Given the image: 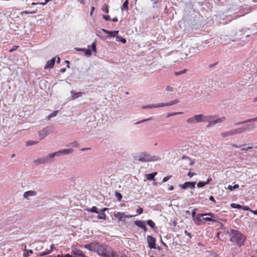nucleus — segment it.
<instances>
[{"label":"nucleus","instance_id":"f257e3e1","mask_svg":"<svg viewBox=\"0 0 257 257\" xmlns=\"http://www.w3.org/2000/svg\"><path fill=\"white\" fill-rule=\"evenodd\" d=\"M97 254L102 257H119L113 248L106 244H101Z\"/></svg>","mask_w":257,"mask_h":257},{"label":"nucleus","instance_id":"f03ea898","mask_svg":"<svg viewBox=\"0 0 257 257\" xmlns=\"http://www.w3.org/2000/svg\"><path fill=\"white\" fill-rule=\"evenodd\" d=\"M254 127L253 125H247L237 128L231 130L229 131L222 133L221 135L222 137L225 138L230 136H233L238 134H241L247 130H250Z\"/></svg>","mask_w":257,"mask_h":257},{"label":"nucleus","instance_id":"7ed1b4c3","mask_svg":"<svg viewBox=\"0 0 257 257\" xmlns=\"http://www.w3.org/2000/svg\"><path fill=\"white\" fill-rule=\"evenodd\" d=\"M134 158L135 160L143 162H155L159 159L158 157L152 156L146 152H142L136 154Z\"/></svg>","mask_w":257,"mask_h":257},{"label":"nucleus","instance_id":"20e7f679","mask_svg":"<svg viewBox=\"0 0 257 257\" xmlns=\"http://www.w3.org/2000/svg\"><path fill=\"white\" fill-rule=\"evenodd\" d=\"M230 240L236 242L239 246H241L244 243V237L243 235L238 231L231 229L230 231Z\"/></svg>","mask_w":257,"mask_h":257},{"label":"nucleus","instance_id":"39448f33","mask_svg":"<svg viewBox=\"0 0 257 257\" xmlns=\"http://www.w3.org/2000/svg\"><path fill=\"white\" fill-rule=\"evenodd\" d=\"M178 102H179V101L177 99H175L173 101H170V102L165 103H159L158 104L148 105L143 107V108H156V107H159L170 106L172 105L175 104Z\"/></svg>","mask_w":257,"mask_h":257},{"label":"nucleus","instance_id":"423d86ee","mask_svg":"<svg viewBox=\"0 0 257 257\" xmlns=\"http://www.w3.org/2000/svg\"><path fill=\"white\" fill-rule=\"evenodd\" d=\"M137 215H125L124 212H115L114 213V216L115 219H117L119 221H124L126 218H132Z\"/></svg>","mask_w":257,"mask_h":257},{"label":"nucleus","instance_id":"0eeeda50","mask_svg":"<svg viewBox=\"0 0 257 257\" xmlns=\"http://www.w3.org/2000/svg\"><path fill=\"white\" fill-rule=\"evenodd\" d=\"M100 245L101 244L99 242H94L85 244L84 246L85 248L88 249L90 251L96 252L97 253V251L98 250Z\"/></svg>","mask_w":257,"mask_h":257},{"label":"nucleus","instance_id":"6e6552de","mask_svg":"<svg viewBox=\"0 0 257 257\" xmlns=\"http://www.w3.org/2000/svg\"><path fill=\"white\" fill-rule=\"evenodd\" d=\"M214 117L213 116L211 115H203L202 114H198L195 115V118L196 119V122H206L209 121L210 120L212 119Z\"/></svg>","mask_w":257,"mask_h":257},{"label":"nucleus","instance_id":"1a4fd4ad","mask_svg":"<svg viewBox=\"0 0 257 257\" xmlns=\"http://www.w3.org/2000/svg\"><path fill=\"white\" fill-rule=\"evenodd\" d=\"M50 128V127L48 126L38 132V134L40 137V140L44 139L49 134Z\"/></svg>","mask_w":257,"mask_h":257},{"label":"nucleus","instance_id":"9d476101","mask_svg":"<svg viewBox=\"0 0 257 257\" xmlns=\"http://www.w3.org/2000/svg\"><path fill=\"white\" fill-rule=\"evenodd\" d=\"M147 242L148 243L149 247L151 249H155L156 248V238L154 237L151 235H148Z\"/></svg>","mask_w":257,"mask_h":257},{"label":"nucleus","instance_id":"9b49d317","mask_svg":"<svg viewBox=\"0 0 257 257\" xmlns=\"http://www.w3.org/2000/svg\"><path fill=\"white\" fill-rule=\"evenodd\" d=\"M50 158L49 156L48 157H44L43 158H39L34 161V163L36 165L45 164L46 163L50 162Z\"/></svg>","mask_w":257,"mask_h":257},{"label":"nucleus","instance_id":"f8f14e48","mask_svg":"<svg viewBox=\"0 0 257 257\" xmlns=\"http://www.w3.org/2000/svg\"><path fill=\"white\" fill-rule=\"evenodd\" d=\"M195 182H186L183 184L180 185V187L183 189H186L187 188L193 189L195 188Z\"/></svg>","mask_w":257,"mask_h":257},{"label":"nucleus","instance_id":"ddd939ff","mask_svg":"<svg viewBox=\"0 0 257 257\" xmlns=\"http://www.w3.org/2000/svg\"><path fill=\"white\" fill-rule=\"evenodd\" d=\"M71 252L73 254L76 255L78 257H87L82 250L76 248L72 249Z\"/></svg>","mask_w":257,"mask_h":257},{"label":"nucleus","instance_id":"4468645a","mask_svg":"<svg viewBox=\"0 0 257 257\" xmlns=\"http://www.w3.org/2000/svg\"><path fill=\"white\" fill-rule=\"evenodd\" d=\"M225 117H222L221 118H217L214 120H210L209 121H208V122H209L208 123V124L207 125V127H210L212 125H213L216 123H220L224 120H225Z\"/></svg>","mask_w":257,"mask_h":257},{"label":"nucleus","instance_id":"2eb2a0df","mask_svg":"<svg viewBox=\"0 0 257 257\" xmlns=\"http://www.w3.org/2000/svg\"><path fill=\"white\" fill-rule=\"evenodd\" d=\"M134 223L137 226L142 228L144 231H146L147 230L148 228L146 226L145 221L142 220H136Z\"/></svg>","mask_w":257,"mask_h":257},{"label":"nucleus","instance_id":"dca6fc26","mask_svg":"<svg viewBox=\"0 0 257 257\" xmlns=\"http://www.w3.org/2000/svg\"><path fill=\"white\" fill-rule=\"evenodd\" d=\"M84 94L83 92H75L74 91L72 90L71 91V99L72 100H74L76 98H77L78 97H81Z\"/></svg>","mask_w":257,"mask_h":257},{"label":"nucleus","instance_id":"f3484780","mask_svg":"<svg viewBox=\"0 0 257 257\" xmlns=\"http://www.w3.org/2000/svg\"><path fill=\"white\" fill-rule=\"evenodd\" d=\"M55 62V57L48 60L47 62V63L44 67V69L52 68L53 67V66L54 65Z\"/></svg>","mask_w":257,"mask_h":257},{"label":"nucleus","instance_id":"a211bd4d","mask_svg":"<svg viewBox=\"0 0 257 257\" xmlns=\"http://www.w3.org/2000/svg\"><path fill=\"white\" fill-rule=\"evenodd\" d=\"M37 194V193L35 191H26L24 193L23 196L25 198H28L29 196H36Z\"/></svg>","mask_w":257,"mask_h":257},{"label":"nucleus","instance_id":"6ab92c4d","mask_svg":"<svg viewBox=\"0 0 257 257\" xmlns=\"http://www.w3.org/2000/svg\"><path fill=\"white\" fill-rule=\"evenodd\" d=\"M102 31L107 34H108L110 37H114L118 33V31H109L105 29H102Z\"/></svg>","mask_w":257,"mask_h":257},{"label":"nucleus","instance_id":"aec40b11","mask_svg":"<svg viewBox=\"0 0 257 257\" xmlns=\"http://www.w3.org/2000/svg\"><path fill=\"white\" fill-rule=\"evenodd\" d=\"M257 121V117L252 118L248 119L246 120L240 121V122H239L237 123H234V124L235 125H238L242 124H243L245 123H247V122H253V121Z\"/></svg>","mask_w":257,"mask_h":257},{"label":"nucleus","instance_id":"412c9836","mask_svg":"<svg viewBox=\"0 0 257 257\" xmlns=\"http://www.w3.org/2000/svg\"><path fill=\"white\" fill-rule=\"evenodd\" d=\"M157 172H155L153 173L146 174V178L148 180H152L154 179V177L157 175Z\"/></svg>","mask_w":257,"mask_h":257},{"label":"nucleus","instance_id":"4be33fe9","mask_svg":"<svg viewBox=\"0 0 257 257\" xmlns=\"http://www.w3.org/2000/svg\"><path fill=\"white\" fill-rule=\"evenodd\" d=\"M128 0H125V1L123 3L121 7V10L122 11L124 10L127 11L128 10Z\"/></svg>","mask_w":257,"mask_h":257},{"label":"nucleus","instance_id":"5701e85b","mask_svg":"<svg viewBox=\"0 0 257 257\" xmlns=\"http://www.w3.org/2000/svg\"><path fill=\"white\" fill-rule=\"evenodd\" d=\"M62 155V154L61 153V151L60 150L59 151L54 152L53 153L50 154L49 155V157L50 159H52V158H54L55 156H59V155Z\"/></svg>","mask_w":257,"mask_h":257},{"label":"nucleus","instance_id":"b1692460","mask_svg":"<svg viewBox=\"0 0 257 257\" xmlns=\"http://www.w3.org/2000/svg\"><path fill=\"white\" fill-rule=\"evenodd\" d=\"M202 220H203V222L204 223H205V221H212V222H213L215 223H216L218 222L216 219H215L214 218H210V217H205V218H202Z\"/></svg>","mask_w":257,"mask_h":257},{"label":"nucleus","instance_id":"393cba45","mask_svg":"<svg viewBox=\"0 0 257 257\" xmlns=\"http://www.w3.org/2000/svg\"><path fill=\"white\" fill-rule=\"evenodd\" d=\"M60 151L62 155L69 154L73 151L72 149H64Z\"/></svg>","mask_w":257,"mask_h":257},{"label":"nucleus","instance_id":"a878e982","mask_svg":"<svg viewBox=\"0 0 257 257\" xmlns=\"http://www.w3.org/2000/svg\"><path fill=\"white\" fill-rule=\"evenodd\" d=\"M58 110H55L53 111L52 113H50L49 115L47 116V118L48 120L50 119L51 118L54 117L57 115L58 113Z\"/></svg>","mask_w":257,"mask_h":257},{"label":"nucleus","instance_id":"bb28decb","mask_svg":"<svg viewBox=\"0 0 257 257\" xmlns=\"http://www.w3.org/2000/svg\"><path fill=\"white\" fill-rule=\"evenodd\" d=\"M101 10L105 13H108L109 9L108 6L105 4H104L102 7Z\"/></svg>","mask_w":257,"mask_h":257},{"label":"nucleus","instance_id":"cd10ccee","mask_svg":"<svg viewBox=\"0 0 257 257\" xmlns=\"http://www.w3.org/2000/svg\"><path fill=\"white\" fill-rule=\"evenodd\" d=\"M147 223L152 228L154 229L156 227L155 223L152 220H148Z\"/></svg>","mask_w":257,"mask_h":257},{"label":"nucleus","instance_id":"c85d7f7f","mask_svg":"<svg viewBox=\"0 0 257 257\" xmlns=\"http://www.w3.org/2000/svg\"><path fill=\"white\" fill-rule=\"evenodd\" d=\"M82 51H83L84 53H85V55L90 56L91 55V51L89 49H85L83 48L82 49Z\"/></svg>","mask_w":257,"mask_h":257},{"label":"nucleus","instance_id":"c756f323","mask_svg":"<svg viewBox=\"0 0 257 257\" xmlns=\"http://www.w3.org/2000/svg\"><path fill=\"white\" fill-rule=\"evenodd\" d=\"M87 210L89 212H94L96 213H98V211H97V208L96 206H93L91 208L87 209Z\"/></svg>","mask_w":257,"mask_h":257},{"label":"nucleus","instance_id":"7c9ffc66","mask_svg":"<svg viewBox=\"0 0 257 257\" xmlns=\"http://www.w3.org/2000/svg\"><path fill=\"white\" fill-rule=\"evenodd\" d=\"M33 251L32 249L27 250L25 249L24 253V256L26 257L29 255V253H33Z\"/></svg>","mask_w":257,"mask_h":257},{"label":"nucleus","instance_id":"2f4dec72","mask_svg":"<svg viewBox=\"0 0 257 257\" xmlns=\"http://www.w3.org/2000/svg\"><path fill=\"white\" fill-rule=\"evenodd\" d=\"M187 122H188L189 123H194L196 122V119H195V116H193V117L189 118L187 120Z\"/></svg>","mask_w":257,"mask_h":257},{"label":"nucleus","instance_id":"473e14b6","mask_svg":"<svg viewBox=\"0 0 257 257\" xmlns=\"http://www.w3.org/2000/svg\"><path fill=\"white\" fill-rule=\"evenodd\" d=\"M106 215L104 213H101L97 216V218L99 219L105 220Z\"/></svg>","mask_w":257,"mask_h":257},{"label":"nucleus","instance_id":"72a5a7b5","mask_svg":"<svg viewBox=\"0 0 257 257\" xmlns=\"http://www.w3.org/2000/svg\"><path fill=\"white\" fill-rule=\"evenodd\" d=\"M182 113H183L182 112H177L169 113H168V114L167 115V117H169L172 116H174V115H178V114H182Z\"/></svg>","mask_w":257,"mask_h":257},{"label":"nucleus","instance_id":"f704fd0d","mask_svg":"<svg viewBox=\"0 0 257 257\" xmlns=\"http://www.w3.org/2000/svg\"><path fill=\"white\" fill-rule=\"evenodd\" d=\"M230 206L233 208H237V209H241V207H242V206L235 203H231L230 205Z\"/></svg>","mask_w":257,"mask_h":257},{"label":"nucleus","instance_id":"c9c22d12","mask_svg":"<svg viewBox=\"0 0 257 257\" xmlns=\"http://www.w3.org/2000/svg\"><path fill=\"white\" fill-rule=\"evenodd\" d=\"M91 47L92 51L94 52H96V43L95 42H93L91 45L88 46V47Z\"/></svg>","mask_w":257,"mask_h":257},{"label":"nucleus","instance_id":"e433bc0d","mask_svg":"<svg viewBox=\"0 0 257 257\" xmlns=\"http://www.w3.org/2000/svg\"><path fill=\"white\" fill-rule=\"evenodd\" d=\"M239 187V185L237 184L234 185L233 186H232L231 185H229L228 186V189L230 190V191H232L235 189L238 188Z\"/></svg>","mask_w":257,"mask_h":257},{"label":"nucleus","instance_id":"4c0bfd02","mask_svg":"<svg viewBox=\"0 0 257 257\" xmlns=\"http://www.w3.org/2000/svg\"><path fill=\"white\" fill-rule=\"evenodd\" d=\"M115 195L118 201H120L121 200L122 197L120 193H119V192H116L115 193Z\"/></svg>","mask_w":257,"mask_h":257},{"label":"nucleus","instance_id":"58836bf2","mask_svg":"<svg viewBox=\"0 0 257 257\" xmlns=\"http://www.w3.org/2000/svg\"><path fill=\"white\" fill-rule=\"evenodd\" d=\"M187 72V69H184L183 70L179 71V72H175V74L176 76L180 75L182 74H184Z\"/></svg>","mask_w":257,"mask_h":257},{"label":"nucleus","instance_id":"ea45409f","mask_svg":"<svg viewBox=\"0 0 257 257\" xmlns=\"http://www.w3.org/2000/svg\"><path fill=\"white\" fill-rule=\"evenodd\" d=\"M69 146H72L73 147H77L78 146V143L76 141H74L69 144Z\"/></svg>","mask_w":257,"mask_h":257},{"label":"nucleus","instance_id":"a19ab883","mask_svg":"<svg viewBox=\"0 0 257 257\" xmlns=\"http://www.w3.org/2000/svg\"><path fill=\"white\" fill-rule=\"evenodd\" d=\"M201 216H206L208 215L210 216L212 218H213L214 217V214L212 213H202V215H200Z\"/></svg>","mask_w":257,"mask_h":257},{"label":"nucleus","instance_id":"79ce46f5","mask_svg":"<svg viewBox=\"0 0 257 257\" xmlns=\"http://www.w3.org/2000/svg\"><path fill=\"white\" fill-rule=\"evenodd\" d=\"M38 143V142H35L33 141H30L27 142V146H32L35 144H37Z\"/></svg>","mask_w":257,"mask_h":257},{"label":"nucleus","instance_id":"37998d69","mask_svg":"<svg viewBox=\"0 0 257 257\" xmlns=\"http://www.w3.org/2000/svg\"><path fill=\"white\" fill-rule=\"evenodd\" d=\"M137 212L138 213V215L141 214L143 212V209L142 207L139 206L137 209Z\"/></svg>","mask_w":257,"mask_h":257},{"label":"nucleus","instance_id":"c03bdc74","mask_svg":"<svg viewBox=\"0 0 257 257\" xmlns=\"http://www.w3.org/2000/svg\"><path fill=\"white\" fill-rule=\"evenodd\" d=\"M200 215H202V214H198L197 215V216L196 217V220L198 222H203V220H202V219L201 218V217H203V216H201Z\"/></svg>","mask_w":257,"mask_h":257},{"label":"nucleus","instance_id":"a18cd8bd","mask_svg":"<svg viewBox=\"0 0 257 257\" xmlns=\"http://www.w3.org/2000/svg\"><path fill=\"white\" fill-rule=\"evenodd\" d=\"M117 39H118L119 41L122 42L123 44H125L126 42V40L124 38H123L121 37H117Z\"/></svg>","mask_w":257,"mask_h":257},{"label":"nucleus","instance_id":"49530a36","mask_svg":"<svg viewBox=\"0 0 257 257\" xmlns=\"http://www.w3.org/2000/svg\"><path fill=\"white\" fill-rule=\"evenodd\" d=\"M205 185V182H199L197 184V187L198 188L203 187Z\"/></svg>","mask_w":257,"mask_h":257},{"label":"nucleus","instance_id":"de8ad7c7","mask_svg":"<svg viewBox=\"0 0 257 257\" xmlns=\"http://www.w3.org/2000/svg\"><path fill=\"white\" fill-rule=\"evenodd\" d=\"M171 176H168L165 177H164L162 180L163 182H167L168 180H169L171 178Z\"/></svg>","mask_w":257,"mask_h":257},{"label":"nucleus","instance_id":"09e8293b","mask_svg":"<svg viewBox=\"0 0 257 257\" xmlns=\"http://www.w3.org/2000/svg\"><path fill=\"white\" fill-rule=\"evenodd\" d=\"M103 18L106 21H110L111 19L108 15H103Z\"/></svg>","mask_w":257,"mask_h":257},{"label":"nucleus","instance_id":"8fccbe9b","mask_svg":"<svg viewBox=\"0 0 257 257\" xmlns=\"http://www.w3.org/2000/svg\"><path fill=\"white\" fill-rule=\"evenodd\" d=\"M36 13L35 11H33V12H28V11H23L22 12H21V14L23 15V14H35Z\"/></svg>","mask_w":257,"mask_h":257},{"label":"nucleus","instance_id":"3c124183","mask_svg":"<svg viewBox=\"0 0 257 257\" xmlns=\"http://www.w3.org/2000/svg\"><path fill=\"white\" fill-rule=\"evenodd\" d=\"M18 48V46H14L13 47V48L9 50V52H12L14 51L15 50H17Z\"/></svg>","mask_w":257,"mask_h":257},{"label":"nucleus","instance_id":"603ef678","mask_svg":"<svg viewBox=\"0 0 257 257\" xmlns=\"http://www.w3.org/2000/svg\"><path fill=\"white\" fill-rule=\"evenodd\" d=\"M241 209L244 210H246V211H248V210H249L250 211V209L247 206H242V207H241Z\"/></svg>","mask_w":257,"mask_h":257},{"label":"nucleus","instance_id":"864d4df0","mask_svg":"<svg viewBox=\"0 0 257 257\" xmlns=\"http://www.w3.org/2000/svg\"><path fill=\"white\" fill-rule=\"evenodd\" d=\"M251 149H252L251 147H248L247 148L242 147V148H241V151H247V150H248Z\"/></svg>","mask_w":257,"mask_h":257},{"label":"nucleus","instance_id":"5fc2aeb1","mask_svg":"<svg viewBox=\"0 0 257 257\" xmlns=\"http://www.w3.org/2000/svg\"><path fill=\"white\" fill-rule=\"evenodd\" d=\"M195 175V174L194 173H193L191 172H189L188 173V176L190 178L193 177Z\"/></svg>","mask_w":257,"mask_h":257},{"label":"nucleus","instance_id":"6e6d98bb","mask_svg":"<svg viewBox=\"0 0 257 257\" xmlns=\"http://www.w3.org/2000/svg\"><path fill=\"white\" fill-rule=\"evenodd\" d=\"M94 10H95V8H94V7H92L91 8V11H90V15L91 16H92V15H93V12H94Z\"/></svg>","mask_w":257,"mask_h":257},{"label":"nucleus","instance_id":"4d7b16f0","mask_svg":"<svg viewBox=\"0 0 257 257\" xmlns=\"http://www.w3.org/2000/svg\"><path fill=\"white\" fill-rule=\"evenodd\" d=\"M209 200L212 201H213V202H216L214 198L212 196H210L209 197Z\"/></svg>","mask_w":257,"mask_h":257},{"label":"nucleus","instance_id":"13d9d810","mask_svg":"<svg viewBox=\"0 0 257 257\" xmlns=\"http://www.w3.org/2000/svg\"><path fill=\"white\" fill-rule=\"evenodd\" d=\"M196 208H195V209L193 210V211H192V217H194V216H195V214H196Z\"/></svg>","mask_w":257,"mask_h":257},{"label":"nucleus","instance_id":"bf43d9fd","mask_svg":"<svg viewBox=\"0 0 257 257\" xmlns=\"http://www.w3.org/2000/svg\"><path fill=\"white\" fill-rule=\"evenodd\" d=\"M166 90L167 91H172L173 90V88L172 87H170L169 86H168L167 87H166Z\"/></svg>","mask_w":257,"mask_h":257},{"label":"nucleus","instance_id":"052dcab7","mask_svg":"<svg viewBox=\"0 0 257 257\" xmlns=\"http://www.w3.org/2000/svg\"><path fill=\"white\" fill-rule=\"evenodd\" d=\"M212 181V179L211 178H208L206 182H205V185L209 184Z\"/></svg>","mask_w":257,"mask_h":257},{"label":"nucleus","instance_id":"680f3d73","mask_svg":"<svg viewBox=\"0 0 257 257\" xmlns=\"http://www.w3.org/2000/svg\"><path fill=\"white\" fill-rule=\"evenodd\" d=\"M250 211L252 212L254 214L257 215V210H250Z\"/></svg>","mask_w":257,"mask_h":257},{"label":"nucleus","instance_id":"e2e57ef3","mask_svg":"<svg viewBox=\"0 0 257 257\" xmlns=\"http://www.w3.org/2000/svg\"><path fill=\"white\" fill-rule=\"evenodd\" d=\"M112 22H118V19L116 17L113 18L112 19Z\"/></svg>","mask_w":257,"mask_h":257},{"label":"nucleus","instance_id":"0e129e2a","mask_svg":"<svg viewBox=\"0 0 257 257\" xmlns=\"http://www.w3.org/2000/svg\"><path fill=\"white\" fill-rule=\"evenodd\" d=\"M185 233L187 235H188V236H189L191 237V234H190V233H189L187 230H185Z\"/></svg>","mask_w":257,"mask_h":257},{"label":"nucleus","instance_id":"69168bd1","mask_svg":"<svg viewBox=\"0 0 257 257\" xmlns=\"http://www.w3.org/2000/svg\"><path fill=\"white\" fill-rule=\"evenodd\" d=\"M65 71H66V68H63L61 69L60 71L62 73H63V72H65Z\"/></svg>","mask_w":257,"mask_h":257},{"label":"nucleus","instance_id":"338daca9","mask_svg":"<svg viewBox=\"0 0 257 257\" xmlns=\"http://www.w3.org/2000/svg\"><path fill=\"white\" fill-rule=\"evenodd\" d=\"M174 186H170V187H169V190H170V191H172V190H173L174 189Z\"/></svg>","mask_w":257,"mask_h":257},{"label":"nucleus","instance_id":"774afa93","mask_svg":"<svg viewBox=\"0 0 257 257\" xmlns=\"http://www.w3.org/2000/svg\"><path fill=\"white\" fill-rule=\"evenodd\" d=\"M107 209V208H102V209H101V212L102 213H104V212L105 210H106Z\"/></svg>","mask_w":257,"mask_h":257}]
</instances>
